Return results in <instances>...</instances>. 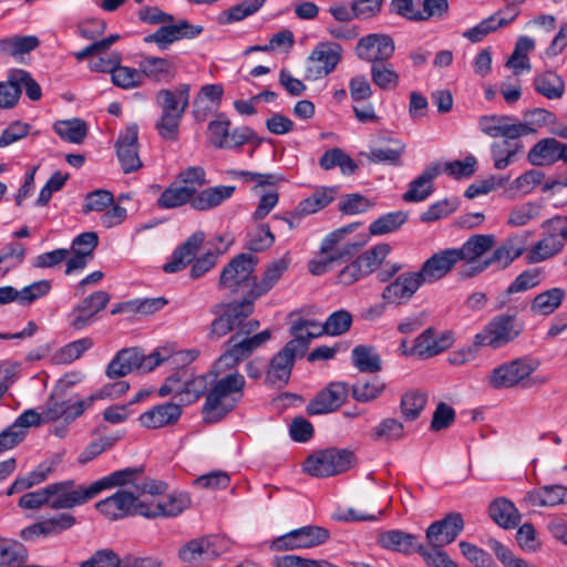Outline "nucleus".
Returning a JSON list of instances; mask_svg holds the SVG:
<instances>
[{"instance_id":"nucleus-50","label":"nucleus","mask_w":567,"mask_h":567,"mask_svg":"<svg viewBox=\"0 0 567 567\" xmlns=\"http://www.w3.org/2000/svg\"><path fill=\"white\" fill-rule=\"evenodd\" d=\"M319 165L324 171L339 167L343 175H352L358 169V164L339 147L326 151L319 158Z\"/></svg>"},{"instance_id":"nucleus-14","label":"nucleus","mask_w":567,"mask_h":567,"mask_svg":"<svg viewBox=\"0 0 567 567\" xmlns=\"http://www.w3.org/2000/svg\"><path fill=\"white\" fill-rule=\"evenodd\" d=\"M230 128V121L223 114L208 124L209 142L217 148L231 150L255 138V132L248 126Z\"/></svg>"},{"instance_id":"nucleus-58","label":"nucleus","mask_w":567,"mask_h":567,"mask_svg":"<svg viewBox=\"0 0 567 567\" xmlns=\"http://www.w3.org/2000/svg\"><path fill=\"white\" fill-rule=\"evenodd\" d=\"M515 259L516 257H514L512 252L504 246V244H502L493 251L489 257L473 266L471 270H466L464 272V277H474L493 265L497 266L498 269H504L508 267Z\"/></svg>"},{"instance_id":"nucleus-61","label":"nucleus","mask_w":567,"mask_h":567,"mask_svg":"<svg viewBox=\"0 0 567 567\" xmlns=\"http://www.w3.org/2000/svg\"><path fill=\"white\" fill-rule=\"evenodd\" d=\"M193 200L192 190L183 186L172 184L162 192L157 198L156 205L161 209H173L181 207Z\"/></svg>"},{"instance_id":"nucleus-53","label":"nucleus","mask_w":567,"mask_h":567,"mask_svg":"<svg viewBox=\"0 0 567 567\" xmlns=\"http://www.w3.org/2000/svg\"><path fill=\"white\" fill-rule=\"evenodd\" d=\"M386 384L380 377L361 378L352 385V396L358 402H371L385 390Z\"/></svg>"},{"instance_id":"nucleus-20","label":"nucleus","mask_w":567,"mask_h":567,"mask_svg":"<svg viewBox=\"0 0 567 567\" xmlns=\"http://www.w3.org/2000/svg\"><path fill=\"white\" fill-rule=\"evenodd\" d=\"M162 25L154 33L144 38L146 43H155L158 49L166 50L168 47L182 39H195L203 32L202 25H195L183 19L176 23Z\"/></svg>"},{"instance_id":"nucleus-62","label":"nucleus","mask_w":567,"mask_h":567,"mask_svg":"<svg viewBox=\"0 0 567 567\" xmlns=\"http://www.w3.org/2000/svg\"><path fill=\"white\" fill-rule=\"evenodd\" d=\"M266 2V0H244L237 6L223 11L218 17V22L221 24H230L241 21L245 18L256 13Z\"/></svg>"},{"instance_id":"nucleus-23","label":"nucleus","mask_w":567,"mask_h":567,"mask_svg":"<svg viewBox=\"0 0 567 567\" xmlns=\"http://www.w3.org/2000/svg\"><path fill=\"white\" fill-rule=\"evenodd\" d=\"M138 126L128 125L120 133L116 142V155L125 174L140 169L143 164L138 156Z\"/></svg>"},{"instance_id":"nucleus-8","label":"nucleus","mask_w":567,"mask_h":567,"mask_svg":"<svg viewBox=\"0 0 567 567\" xmlns=\"http://www.w3.org/2000/svg\"><path fill=\"white\" fill-rule=\"evenodd\" d=\"M353 454L347 450L327 449L310 454L302 464L303 472L315 477H328L348 471Z\"/></svg>"},{"instance_id":"nucleus-31","label":"nucleus","mask_w":567,"mask_h":567,"mask_svg":"<svg viewBox=\"0 0 567 567\" xmlns=\"http://www.w3.org/2000/svg\"><path fill=\"white\" fill-rule=\"evenodd\" d=\"M495 243L493 235H473L460 248H454L458 261H465L466 267L460 272L463 278L466 270L483 259H480L486 251H488Z\"/></svg>"},{"instance_id":"nucleus-11","label":"nucleus","mask_w":567,"mask_h":567,"mask_svg":"<svg viewBox=\"0 0 567 567\" xmlns=\"http://www.w3.org/2000/svg\"><path fill=\"white\" fill-rule=\"evenodd\" d=\"M342 47L332 41H322L316 44L306 61L305 78L317 81L331 74L342 60Z\"/></svg>"},{"instance_id":"nucleus-34","label":"nucleus","mask_w":567,"mask_h":567,"mask_svg":"<svg viewBox=\"0 0 567 567\" xmlns=\"http://www.w3.org/2000/svg\"><path fill=\"white\" fill-rule=\"evenodd\" d=\"M523 502L528 506L555 507L567 504V486L553 484L528 491Z\"/></svg>"},{"instance_id":"nucleus-27","label":"nucleus","mask_w":567,"mask_h":567,"mask_svg":"<svg viewBox=\"0 0 567 567\" xmlns=\"http://www.w3.org/2000/svg\"><path fill=\"white\" fill-rule=\"evenodd\" d=\"M452 344V332L444 331L437 334L434 329L429 328L415 338L411 353L421 359H427L445 351Z\"/></svg>"},{"instance_id":"nucleus-25","label":"nucleus","mask_w":567,"mask_h":567,"mask_svg":"<svg viewBox=\"0 0 567 567\" xmlns=\"http://www.w3.org/2000/svg\"><path fill=\"white\" fill-rule=\"evenodd\" d=\"M295 342H287L284 349L272 357L266 372L267 383L277 388H281L287 384L295 360L300 355L295 351Z\"/></svg>"},{"instance_id":"nucleus-59","label":"nucleus","mask_w":567,"mask_h":567,"mask_svg":"<svg viewBox=\"0 0 567 567\" xmlns=\"http://www.w3.org/2000/svg\"><path fill=\"white\" fill-rule=\"evenodd\" d=\"M370 75L374 85L383 91L395 90L400 84V74L388 62L371 64Z\"/></svg>"},{"instance_id":"nucleus-10","label":"nucleus","mask_w":567,"mask_h":567,"mask_svg":"<svg viewBox=\"0 0 567 567\" xmlns=\"http://www.w3.org/2000/svg\"><path fill=\"white\" fill-rule=\"evenodd\" d=\"M329 538L330 532L327 528L318 525H306L274 538L269 548L274 551L310 549L324 544Z\"/></svg>"},{"instance_id":"nucleus-56","label":"nucleus","mask_w":567,"mask_h":567,"mask_svg":"<svg viewBox=\"0 0 567 567\" xmlns=\"http://www.w3.org/2000/svg\"><path fill=\"white\" fill-rule=\"evenodd\" d=\"M353 365L361 372L375 373L382 369L377 350L369 346H357L351 353Z\"/></svg>"},{"instance_id":"nucleus-44","label":"nucleus","mask_w":567,"mask_h":567,"mask_svg":"<svg viewBox=\"0 0 567 567\" xmlns=\"http://www.w3.org/2000/svg\"><path fill=\"white\" fill-rule=\"evenodd\" d=\"M142 76H146L156 82L169 83L175 78V66L173 62L164 58L147 56L140 62Z\"/></svg>"},{"instance_id":"nucleus-24","label":"nucleus","mask_w":567,"mask_h":567,"mask_svg":"<svg viewBox=\"0 0 567 567\" xmlns=\"http://www.w3.org/2000/svg\"><path fill=\"white\" fill-rule=\"evenodd\" d=\"M464 522L458 513H451L443 519L432 523L426 529V539L433 548H442L453 543L463 530Z\"/></svg>"},{"instance_id":"nucleus-43","label":"nucleus","mask_w":567,"mask_h":567,"mask_svg":"<svg viewBox=\"0 0 567 567\" xmlns=\"http://www.w3.org/2000/svg\"><path fill=\"white\" fill-rule=\"evenodd\" d=\"M565 297V290L559 287L542 291L530 301L529 311L535 316H549L561 306Z\"/></svg>"},{"instance_id":"nucleus-48","label":"nucleus","mask_w":567,"mask_h":567,"mask_svg":"<svg viewBox=\"0 0 567 567\" xmlns=\"http://www.w3.org/2000/svg\"><path fill=\"white\" fill-rule=\"evenodd\" d=\"M146 563L145 559L121 560L120 556L112 549H100L83 560L80 567H145Z\"/></svg>"},{"instance_id":"nucleus-18","label":"nucleus","mask_w":567,"mask_h":567,"mask_svg":"<svg viewBox=\"0 0 567 567\" xmlns=\"http://www.w3.org/2000/svg\"><path fill=\"white\" fill-rule=\"evenodd\" d=\"M423 285L417 271L402 272L384 287L381 298L385 303L402 306L408 303Z\"/></svg>"},{"instance_id":"nucleus-6","label":"nucleus","mask_w":567,"mask_h":567,"mask_svg":"<svg viewBox=\"0 0 567 567\" xmlns=\"http://www.w3.org/2000/svg\"><path fill=\"white\" fill-rule=\"evenodd\" d=\"M351 231V227L338 228L329 233L321 241L320 256L313 258L308 264L309 271L315 276H320L332 268L333 265L348 261L359 250L358 243H342L346 234Z\"/></svg>"},{"instance_id":"nucleus-17","label":"nucleus","mask_w":567,"mask_h":567,"mask_svg":"<svg viewBox=\"0 0 567 567\" xmlns=\"http://www.w3.org/2000/svg\"><path fill=\"white\" fill-rule=\"evenodd\" d=\"M393 39L383 33H371L362 37L355 47V53L360 60L372 64L388 62L394 54Z\"/></svg>"},{"instance_id":"nucleus-21","label":"nucleus","mask_w":567,"mask_h":567,"mask_svg":"<svg viewBox=\"0 0 567 567\" xmlns=\"http://www.w3.org/2000/svg\"><path fill=\"white\" fill-rule=\"evenodd\" d=\"M99 244V236L94 231L78 235L71 243L70 258L66 260L65 275L79 274L85 269L93 259V252Z\"/></svg>"},{"instance_id":"nucleus-22","label":"nucleus","mask_w":567,"mask_h":567,"mask_svg":"<svg viewBox=\"0 0 567 567\" xmlns=\"http://www.w3.org/2000/svg\"><path fill=\"white\" fill-rule=\"evenodd\" d=\"M110 300L109 292L104 290L94 291L72 309L70 324L75 330H82L91 326L95 321L96 315L107 306Z\"/></svg>"},{"instance_id":"nucleus-7","label":"nucleus","mask_w":567,"mask_h":567,"mask_svg":"<svg viewBox=\"0 0 567 567\" xmlns=\"http://www.w3.org/2000/svg\"><path fill=\"white\" fill-rule=\"evenodd\" d=\"M208 379L204 374L195 375L189 370L175 371L166 378L158 389V395L164 398L174 394L183 404L196 402L208 392Z\"/></svg>"},{"instance_id":"nucleus-41","label":"nucleus","mask_w":567,"mask_h":567,"mask_svg":"<svg viewBox=\"0 0 567 567\" xmlns=\"http://www.w3.org/2000/svg\"><path fill=\"white\" fill-rule=\"evenodd\" d=\"M140 349L125 348L120 350L106 367V375L110 379H116L127 375L134 370H138L141 364Z\"/></svg>"},{"instance_id":"nucleus-19","label":"nucleus","mask_w":567,"mask_h":567,"mask_svg":"<svg viewBox=\"0 0 567 567\" xmlns=\"http://www.w3.org/2000/svg\"><path fill=\"white\" fill-rule=\"evenodd\" d=\"M192 505V498L186 492H172L158 501L145 502L140 507V515L147 518L175 517Z\"/></svg>"},{"instance_id":"nucleus-26","label":"nucleus","mask_w":567,"mask_h":567,"mask_svg":"<svg viewBox=\"0 0 567 567\" xmlns=\"http://www.w3.org/2000/svg\"><path fill=\"white\" fill-rule=\"evenodd\" d=\"M478 127L482 133L491 137H504L515 140L525 136L529 130L525 125L516 124L506 115H483L478 118Z\"/></svg>"},{"instance_id":"nucleus-46","label":"nucleus","mask_w":567,"mask_h":567,"mask_svg":"<svg viewBox=\"0 0 567 567\" xmlns=\"http://www.w3.org/2000/svg\"><path fill=\"white\" fill-rule=\"evenodd\" d=\"M293 337L289 342H295V351L303 354L311 339L323 334L321 323L315 320L299 319L290 328Z\"/></svg>"},{"instance_id":"nucleus-38","label":"nucleus","mask_w":567,"mask_h":567,"mask_svg":"<svg viewBox=\"0 0 567 567\" xmlns=\"http://www.w3.org/2000/svg\"><path fill=\"white\" fill-rule=\"evenodd\" d=\"M218 542L219 538L214 535L192 539L178 550V556L185 563H198L204 557L218 555V549L216 548Z\"/></svg>"},{"instance_id":"nucleus-63","label":"nucleus","mask_w":567,"mask_h":567,"mask_svg":"<svg viewBox=\"0 0 567 567\" xmlns=\"http://www.w3.org/2000/svg\"><path fill=\"white\" fill-rule=\"evenodd\" d=\"M408 219L406 213L402 210L391 212L380 216L369 226V231L373 236H381L384 234L398 230Z\"/></svg>"},{"instance_id":"nucleus-9","label":"nucleus","mask_w":567,"mask_h":567,"mask_svg":"<svg viewBox=\"0 0 567 567\" xmlns=\"http://www.w3.org/2000/svg\"><path fill=\"white\" fill-rule=\"evenodd\" d=\"M254 306L250 301L243 300L229 305L225 312L212 322L210 336L219 339L233 330H241L244 334H250L259 327L257 320H247Z\"/></svg>"},{"instance_id":"nucleus-16","label":"nucleus","mask_w":567,"mask_h":567,"mask_svg":"<svg viewBox=\"0 0 567 567\" xmlns=\"http://www.w3.org/2000/svg\"><path fill=\"white\" fill-rule=\"evenodd\" d=\"M256 264L257 260L251 255L240 254L236 256L224 267L219 277V287L230 291H238L248 287L251 278H254Z\"/></svg>"},{"instance_id":"nucleus-47","label":"nucleus","mask_w":567,"mask_h":567,"mask_svg":"<svg viewBox=\"0 0 567 567\" xmlns=\"http://www.w3.org/2000/svg\"><path fill=\"white\" fill-rule=\"evenodd\" d=\"M535 91L548 100H559L565 93L563 78L554 71L537 73L533 79Z\"/></svg>"},{"instance_id":"nucleus-60","label":"nucleus","mask_w":567,"mask_h":567,"mask_svg":"<svg viewBox=\"0 0 567 567\" xmlns=\"http://www.w3.org/2000/svg\"><path fill=\"white\" fill-rule=\"evenodd\" d=\"M40 44L35 35H14L0 40V54L22 55L37 49Z\"/></svg>"},{"instance_id":"nucleus-3","label":"nucleus","mask_w":567,"mask_h":567,"mask_svg":"<svg viewBox=\"0 0 567 567\" xmlns=\"http://www.w3.org/2000/svg\"><path fill=\"white\" fill-rule=\"evenodd\" d=\"M132 475L130 471H115L89 486L75 487L73 480L49 484L51 493V508L65 509L83 505L105 489L115 487L116 484L126 482Z\"/></svg>"},{"instance_id":"nucleus-37","label":"nucleus","mask_w":567,"mask_h":567,"mask_svg":"<svg viewBox=\"0 0 567 567\" xmlns=\"http://www.w3.org/2000/svg\"><path fill=\"white\" fill-rule=\"evenodd\" d=\"M233 185H218L207 187L198 192L190 202V206L198 212H206L220 206L228 200L235 193Z\"/></svg>"},{"instance_id":"nucleus-32","label":"nucleus","mask_w":567,"mask_h":567,"mask_svg":"<svg viewBox=\"0 0 567 567\" xmlns=\"http://www.w3.org/2000/svg\"><path fill=\"white\" fill-rule=\"evenodd\" d=\"M182 406L178 403L166 402L155 405L138 416L142 426L151 430L174 425L181 419Z\"/></svg>"},{"instance_id":"nucleus-42","label":"nucleus","mask_w":567,"mask_h":567,"mask_svg":"<svg viewBox=\"0 0 567 567\" xmlns=\"http://www.w3.org/2000/svg\"><path fill=\"white\" fill-rule=\"evenodd\" d=\"M243 331H236L228 340L229 348L223 353L216 362V369L221 371L237 365L240 361L248 358L252 352L246 346Z\"/></svg>"},{"instance_id":"nucleus-4","label":"nucleus","mask_w":567,"mask_h":567,"mask_svg":"<svg viewBox=\"0 0 567 567\" xmlns=\"http://www.w3.org/2000/svg\"><path fill=\"white\" fill-rule=\"evenodd\" d=\"M190 86L181 83L174 89L159 90L155 103L161 110V116L155 123L159 136L166 141H175L184 113L189 105Z\"/></svg>"},{"instance_id":"nucleus-13","label":"nucleus","mask_w":567,"mask_h":567,"mask_svg":"<svg viewBox=\"0 0 567 567\" xmlns=\"http://www.w3.org/2000/svg\"><path fill=\"white\" fill-rule=\"evenodd\" d=\"M390 252L388 244L377 245L346 265L338 274V281L350 286L377 270Z\"/></svg>"},{"instance_id":"nucleus-45","label":"nucleus","mask_w":567,"mask_h":567,"mask_svg":"<svg viewBox=\"0 0 567 567\" xmlns=\"http://www.w3.org/2000/svg\"><path fill=\"white\" fill-rule=\"evenodd\" d=\"M491 518L505 529L515 528L520 522V514L511 501L499 497L488 507Z\"/></svg>"},{"instance_id":"nucleus-28","label":"nucleus","mask_w":567,"mask_h":567,"mask_svg":"<svg viewBox=\"0 0 567 567\" xmlns=\"http://www.w3.org/2000/svg\"><path fill=\"white\" fill-rule=\"evenodd\" d=\"M527 158L534 166H548L558 161L567 163V146L553 137L543 138L529 150Z\"/></svg>"},{"instance_id":"nucleus-54","label":"nucleus","mask_w":567,"mask_h":567,"mask_svg":"<svg viewBox=\"0 0 567 567\" xmlns=\"http://www.w3.org/2000/svg\"><path fill=\"white\" fill-rule=\"evenodd\" d=\"M53 130L61 140L73 144H81L87 134L86 123L78 117L56 121Z\"/></svg>"},{"instance_id":"nucleus-5","label":"nucleus","mask_w":567,"mask_h":567,"mask_svg":"<svg viewBox=\"0 0 567 567\" xmlns=\"http://www.w3.org/2000/svg\"><path fill=\"white\" fill-rule=\"evenodd\" d=\"M539 361L530 357H520L505 361L491 370L486 377V382L492 389H513L528 388L537 383H544L545 380L532 378L538 369Z\"/></svg>"},{"instance_id":"nucleus-39","label":"nucleus","mask_w":567,"mask_h":567,"mask_svg":"<svg viewBox=\"0 0 567 567\" xmlns=\"http://www.w3.org/2000/svg\"><path fill=\"white\" fill-rule=\"evenodd\" d=\"M441 173V166L433 164L424 169V172L413 179L409 189L404 193L403 199L408 203H417L426 199L433 192V179Z\"/></svg>"},{"instance_id":"nucleus-29","label":"nucleus","mask_w":567,"mask_h":567,"mask_svg":"<svg viewBox=\"0 0 567 567\" xmlns=\"http://www.w3.org/2000/svg\"><path fill=\"white\" fill-rule=\"evenodd\" d=\"M455 249L447 248L426 259L417 274L423 282H435L447 275L458 262Z\"/></svg>"},{"instance_id":"nucleus-35","label":"nucleus","mask_w":567,"mask_h":567,"mask_svg":"<svg viewBox=\"0 0 567 567\" xmlns=\"http://www.w3.org/2000/svg\"><path fill=\"white\" fill-rule=\"evenodd\" d=\"M204 238V233H194L183 245L174 250L171 260L163 266V270L167 274H174L184 269L194 260Z\"/></svg>"},{"instance_id":"nucleus-33","label":"nucleus","mask_w":567,"mask_h":567,"mask_svg":"<svg viewBox=\"0 0 567 567\" xmlns=\"http://www.w3.org/2000/svg\"><path fill=\"white\" fill-rule=\"evenodd\" d=\"M289 267V260L285 258H280L270 262L266 270L264 271L261 278L258 281H254L250 287L245 301H250L254 306V301L262 296H265L268 291H270L275 285L279 281L282 275L287 271Z\"/></svg>"},{"instance_id":"nucleus-30","label":"nucleus","mask_w":567,"mask_h":567,"mask_svg":"<svg viewBox=\"0 0 567 567\" xmlns=\"http://www.w3.org/2000/svg\"><path fill=\"white\" fill-rule=\"evenodd\" d=\"M542 227L547 235L528 249L526 258L530 264H538L554 257L561 251L565 241H567L559 231L546 225V220Z\"/></svg>"},{"instance_id":"nucleus-15","label":"nucleus","mask_w":567,"mask_h":567,"mask_svg":"<svg viewBox=\"0 0 567 567\" xmlns=\"http://www.w3.org/2000/svg\"><path fill=\"white\" fill-rule=\"evenodd\" d=\"M519 334L515 327V317L499 315L493 318L487 326L475 336V344L498 349L513 341Z\"/></svg>"},{"instance_id":"nucleus-49","label":"nucleus","mask_w":567,"mask_h":567,"mask_svg":"<svg viewBox=\"0 0 567 567\" xmlns=\"http://www.w3.org/2000/svg\"><path fill=\"white\" fill-rule=\"evenodd\" d=\"M517 18V12H514L509 18H498L497 14H492L482 20L473 28L466 30L463 37L473 43L481 42L489 33L499 28L506 27Z\"/></svg>"},{"instance_id":"nucleus-57","label":"nucleus","mask_w":567,"mask_h":567,"mask_svg":"<svg viewBox=\"0 0 567 567\" xmlns=\"http://www.w3.org/2000/svg\"><path fill=\"white\" fill-rule=\"evenodd\" d=\"M370 436L374 441L398 442L405 436L404 425L398 419L385 417L371 429Z\"/></svg>"},{"instance_id":"nucleus-36","label":"nucleus","mask_w":567,"mask_h":567,"mask_svg":"<svg viewBox=\"0 0 567 567\" xmlns=\"http://www.w3.org/2000/svg\"><path fill=\"white\" fill-rule=\"evenodd\" d=\"M346 388L343 384H331L309 402L307 410L312 415L336 411L344 401Z\"/></svg>"},{"instance_id":"nucleus-51","label":"nucleus","mask_w":567,"mask_h":567,"mask_svg":"<svg viewBox=\"0 0 567 567\" xmlns=\"http://www.w3.org/2000/svg\"><path fill=\"white\" fill-rule=\"evenodd\" d=\"M43 423L44 420H42V411L38 412L33 409H29L22 412L14 423L2 432L8 435L10 441L16 439L18 445L25 437L28 427L39 426Z\"/></svg>"},{"instance_id":"nucleus-40","label":"nucleus","mask_w":567,"mask_h":567,"mask_svg":"<svg viewBox=\"0 0 567 567\" xmlns=\"http://www.w3.org/2000/svg\"><path fill=\"white\" fill-rule=\"evenodd\" d=\"M378 543L385 549L406 555L419 553V547H423L422 544H417L415 535L399 529L380 533L378 536Z\"/></svg>"},{"instance_id":"nucleus-2","label":"nucleus","mask_w":567,"mask_h":567,"mask_svg":"<svg viewBox=\"0 0 567 567\" xmlns=\"http://www.w3.org/2000/svg\"><path fill=\"white\" fill-rule=\"evenodd\" d=\"M246 380L239 372H230L217 379L209 388L202 415L205 423L220 422L229 414L244 396Z\"/></svg>"},{"instance_id":"nucleus-12","label":"nucleus","mask_w":567,"mask_h":567,"mask_svg":"<svg viewBox=\"0 0 567 567\" xmlns=\"http://www.w3.org/2000/svg\"><path fill=\"white\" fill-rule=\"evenodd\" d=\"M91 408L92 398L80 399L78 395H73L64 399L56 394L55 389L41 408L42 420L44 423L62 420L64 423L71 424Z\"/></svg>"},{"instance_id":"nucleus-55","label":"nucleus","mask_w":567,"mask_h":567,"mask_svg":"<svg viewBox=\"0 0 567 567\" xmlns=\"http://www.w3.org/2000/svg\"><path fill=\"white\" fill-rule=\"evenodd\" d=\"M334 198L332 188H318L310 196L302 199L296 207L295 214L297 216H305L315 214L327 207Z\"/></svg>"},{"instance_id":"nucleus-52","label":"nucleus","mask_w":567,"mask_h":567,"mask_svg":"<svg viewBox=\"0 0 567 567\" xmlns=\"http://www.w3.org/2000/svg\"><path fill=\"white\" fill-rule=\"evenodd\" d=\"M544 178L545 174L542 171L529 169L509 183L505 193L509 198H514L517 195L529 194L537 186L543 187V184L545 183Z\"/></svg>"},{"instance_id":"nucleus-1","label":"nucleus","mask_w":567,"mask_h":567,"mask_svg":"<svg viewBox=\"0 0 567 567\" xmlns=\"http://www.w3.org/2000/svg\"><path fill=\"white\" fill-rule=\"evenodd\" d=\"M122 471L132 472L126 482L115 485L123 488L95 504L96 509L111 520L140 515V507L145 504V501L141 499L143 495H159L166 489L164 482L143 477L142 467H127Z\"/></svg>"},{"instance_id":"nucleus-64","label":"nucleus","mask_w":567,"mask_h":567,"mask_svg":"<svg viewBox=\"0 0 567 567\" xmlns=\"http://www.w3.org/2000/svg\"><path fill=\"white\" fill-rule=\"evenodd\" d=\"M426 394L420 391H409L401 398V412L405 421L416 420L426 404Z\"/></svg>"}]
</instances>
